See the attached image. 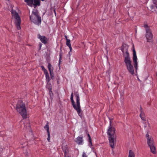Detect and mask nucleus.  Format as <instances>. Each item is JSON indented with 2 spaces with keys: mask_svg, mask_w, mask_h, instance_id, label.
<instances>
[{
  "mask_svg": "<svg viewBox=\"0 0 157 157\" xmlns=\"http://www.w3.org/2000/svg\"><path fill=\"white\" fill-rule=\"evenodd\" d=\"M75 141L78 144H83V136L82 135H80L77 137Z\"/></svg>",
  "mask_w": 157,
  "mask_h": 157,
  "instance_id": "f8f14e48",
  "label": "nucleus"
},
{
  "mask_svg": "<svg viewBox=\"0 0 157 157\" xmlns=\"http://www.w3.org/2000/svg\"><path fill=\"white\" fill-rule=\"evenodd\" d=\"M157 1H155V0H154L153 1V3L155 4V5H157Z\"/></svg>",
  "mask_w": 157,
  "mask_h": 157,
  "instance_id": "4c0bfd02",
  "label": "nucleus"
},
{
  "mask_svg": "<svg viewBox=\"0 0 157 157\" xmlns=\"http://www.w3.org/2000/svg\"><path fill=\"white\" fill-rule=\"evenodd\" d=\"M44 128L47 131V133L50 132L49 131V127L48 126V122L46 125L44 127Z\"/></svg>",
  "mask_w": 157,
  "mask_h": 157,
  "instance_id": "b1692460",
  "label": "nucleus"
},
{
  "mask_svg": "<svg viewBox=\"0 0 157 157\" xmlns=\"http://www.w3.org/2000/svg\"><path fill=\"white\" fill-rule=\"evenodd\" d=\"M37 38L40 39L42 43L44 44H47L48 40L47 38L45 36H41L40 34H38Z\"/></svg>",
  "mask_w": 157,
  "mask_h": 157,
  "instance_id": "9b49d317",
  "label": "nucleus"
},
{
  "mask_svg": "<svg viewBox=\"0 0 157 157\" xmlns=\"http://www.w3.org/2000/svg\"><path fill=\"white\" fill-rule=\"evenodd\" d=\"M123 55L124 57V63L131 61L128 51H126L123 53Z\"/></svg>",
  "mask_w": 157,
  "mask_h": 157,
  "instance_id": "9d476101",
  "label": "nucleus"
},
{
  "mask_svg": "<svg viewBox=\"0 0 157 157\" xmlns=\"http://www.w3.org/2000/svg\"><path fill=\"white\" fill-rule=\"evenodd\" d=\"M42 44L41 43H40L39 44V50H40L41 49L42 47Z\"/></svg>",
  "mask_w": 157,
  "mask_h": 157,
  "instance_id": "72a5a7b5",
  "label": "nucleus"
},
{
  "mask_svg": "<svg viewBox=\"0 0 157 157\" xmlns=\"http://www.w3.org/2000/svg\"><path fill=\"white\" fill-rule=\"evenodd\" d=\"M128 46L126 44H123L121 47V50L123 53L125 52L128 51Z\"/></svg>",
  "mask_w": 157,
  "mask_h": 157,
  "instance_id": "ddd939ff",
  "label": "nucleus"
},
{
  "mask_svg": "<svg viewBox=\"0 0 157 157\" xmlns=\"http://www.w3.org/2000/svg\"><path fill=\"white\" fill-rule=\"evenodd\" d=\"M144 27L145 28L146 31V30L147 29H148L149 30H151L150 28L148 26V25L147 24L144 25Z\"/></svg>",
  "mask_w": 157,
  "mask_h": 157,
  "instance_id": "c756f323",
  "label": "nucleus"
},
{
  "mask_svg": "<svg viewBox=\"0 0 157 157\" xmlns=\"http://www.w3.org/2000/svg\"><path fill=\"white\" fill-rule=\"evenodd\" d=\"M71 55V53L70 52H69L68 53V54H67L66 56V59H67L68 60V61H70L71 59H70V56Z\"/></svg>",
  "mask_w": 157,
  "mask_h": 157,
  "instance_id": "a878e982",
  "label": "nucleus"
},
{
  "mask_svg": "<svg viewBox=\"0 0 157 157\" xmlns=\"http://www.w3.org/2000/svg\"><path fill=\"white\" fill-rule=\"evenodd\" d=\"M65 37L66 40H68V39L67 37L66 36H65Z\"/></svg>",
  "mask_w": 157,
  "mask_h": 157,
  "instance_id": "ea45409f",
  "label": "nucleus"
},
{
  "mask_svg": "<svg viewBox=\"0 0 157 157\" xmlns=\"http://www.w3.org/2000/svg\"><path fill=\"white\" fill-rule=\"evenodd\" d=\"M49 73L50 74V76L52 80H54L55 79V77H54V72H50V73Z\"/></svg>",
  "mask_w": 157,
  "mask_h": 157,
  "instance_id": "bb28decb",
  "label": "nucleus"
},
{
  "mask_svg": "<svg viewBox=\"0 0 157 157\" xmlns=\"http://www.w3.org/2000/svg\"><path fill=\"white\" fill-rule=\"evenodd\" d=\"M57 81V83L58 84H59V78H56Z\"/></svg>",
  "mask_w": 157,
  "mask_h": 157,
  "instance_id": "e433bc0d",
  "label": "nucleus"
},
{
  "mask_svg": "<svg viewBox=\"0 0 157 157\" xmlns=\"http://www.w3.org/2000/svg\"><path fill=\"white\" fill-rule=\"evenodd\" d=\"M63 151L64 153V156H66L67 153V150L66 148H63Z\"/></svg>",
  "mask_w": 157,
  "mask_h": 157,
  "instance_id": "cd10ccee",
  "label": "nucleus"
},
{
  "mask_svg": "<svg viewBox=\"0 0 157 157\" xmlns=\"http://www.w3.org/2000/svg\"><path fill=\"white\" fill-rule=\"evenodd\" d=\"M145 37L147 42H150L151 41L153 36L151 30H149L148 29L146 30Z\"/></svg>",
  "mask_w": 157,
  "mask_h": 157,
  "instance_id": "6e6552de",
  "label": "nucleus"
},
{
  "mask_svg": "<svg viewBox=\"0 0 157 157\" xmlns=\"http://www.w3.org/2000/svg\"><path fill=\"white\" fill-rule=\"evenodd\" d=\"M32 13L33 14V15H32L33 16L36 17L40 16L38 14V11L37 10H36L35 11H33Z\"/></svg>",
  "mask_w": 157,
  "mask_h": 157,
  "instance_id": "4be33fe9",
  "label": "nucleus"
},
{
  "mask_svg": "<svg viewBox=\"0 0 157 157\" xmlns=\"http://www.w3.org/2000/svg\"><path fill=\"white\" fill-rule=\"evenodd\" d=\"M146 137L147 138V140H148V139H151L152 138L151 137H149V135L148 133H147L146 134Z\"/></svg>",
  "mask_w": 157,
  "mask_h": 157,
  "instance_id": "2f4dec72",
  "label": "nucleus"
},
{
  "mask_svg": "<svg viewBox=\"0 0 157 157\" xmlns=\"http://www.w3.org/2000/svg\"><path fill=\"white\" fill-rule=\"evenodd\" d=\"M41 67L42 69V70L44 72V73L45 75L46 80L47 83L50 82V78L48 73L46 69L45 68L44 66H42Z\"/></svg>",
  "mask_w": 157,
  "mask_h": 157,
  "instance_id": "1a4fd4ad",
  "label": "nucleus"
},
{
  "mask_svg": "<svg viewBox=\"0 0 157 157\" xmlns=\"http://www.w3.org/2000/svg\"><path fill=\"white\" fill-rule=\"evenodd\" d=\"M140 108L141 113L140 114V116L142 120L145 121H146V119L144 117V112H142V108L141 107H140Z\"/></svg>",
  "mask_w": 157,
  "mask_h": 157,
  "instance_id": "2eb2a0df",
  "label": "nucleus"
},
{
  "mask_svg": "<svg viewBox=\"0 0 157 157\" xmlns=\"http://www.w3.org/2000/svg\"><path fill=\"white\" fill-rule=\"evenodd\" d=\"M109 126L107 134L108 136V139L109 140L110 147L113 148L115 142H116V138L114 135L115 128L111 125L112 122L113 121V118H109Z\"/></svg>",
  "mask_w": 157,
  "mask_h": 157,
  "instance_id": "f257e3e1",
  "label": "nucleus"
},
{
  "mask_svg": "<svg viewBox=\"0 0 157 157\" xmlns=\"http://www.w3.org/2000/svg\"><path fill=\"white\" fill-rule=\"evenodd\" d=\"M30 19L32 22L38 25H39L41 24V19L40 16L36 17L32 15L30 16Z\"/></svg>",
  "mask_w": 157,
  "mask_h": 157,
  "instance_id": "39448f33",
  "label": "nucleus"
},
{
  "mask_svg": "<svg viewBox=\"0 0 157 157\" xmlns=\"http://www.w3.org/2000/svg\"><path fill=\"white\" fill-rule=\"evenodd\" d=\"M151 152L153 154L156 153L155 148L154 145L149 146Z\"/></svg>",
  "mask_w": 157,
  "mask_h": 157,
  "instance_id": "aec40b11",
  "label": "nucleus"
},
{
  "mask_svg": "<svg viewBox=\"0 0 157 157\" xmlns=\"http://www.w3.org/2000/svg\"><path fill=\"white\" fill-rule=\"evenodd\" d=\"M34 8H36L37 6L40 5V0H34L33 5Z\"/></svg>",
  "mask_w": 157,
  "mask_h": 157,
  "instance_id": "4468645a",
  "label": "nucleus"
},
{
  "mask_svg": "<svg viewBox=\"0 0 157 157\" xmlns=\"http://www.w3.org/2000/svg\"><path fill=\"white\" fill-rule=\"evenodd\" d=\"M128 157H135L134 154L131 150H129Z\"/></svg>",
  "mask_w": 157,
  "mask_h": 157,
  "instance_id": "5701e85b",
  "label": "nucleus"
},
{
  "mask_svg": "<svg viewBox=\"0 0 157 157\" xmlns=\"http://www.w3.org/2000/svg\"><path fill=\"white\" fill-rule=\"evenodd\" d=\"M47 87H48V89L50 94H51V93H52V91L51 84H49V83L48 84V83L49 82L47 83Z\"/></svg>",
  "mask_w": 157,
  "mask_h": 157,
  "instance_id": "412c9836",
  "label": "nucleus"
},
{
  "mask_svg": "<svg viewBox=\"0 0 157 157\" xmlns=\"http://www.w3.org/2000/svg\"><path fill=\"white\" fill-rule=\"evenodd\" d=\"M34 0H24V1L27 3V4L30 6H32Z\"/></svg>",
  "mask_w": 157,
  "mask_h": 157,
  "instance_id": "f3484780",
  "label": "nucleus"
},
{
  "mask_svg": "<svg viewBox=\"0 0 157 157\" xmlns=\"http://www.w3.org/2000/svg\"><path fill=\"white\" fill-rule=\"evenodd\" d=\"M62 50H61V49H60V51L59 53V65L60 62H61V60L62 59Z\"/></svg>",
  "mask_w": 157,
  "mask_h": 157,
  "instance_id": "393cba45",
  "label": "nucleus"
},
{
  "mask_svg": "<svg viewBox=\"0 0 157 157\" xmlns=\"http://www.w3.org/2000/svg\"><path fill=\"white\" fill-rule=\"evenodd\" d=\"M42 1H44V0H41Z\"/></svg>",
  "mask_w": 157,
  "mask_h": 157,
  "instance_id": "a19ab883",
  "label": "nucleus"
},
{
  "mask_svg": "<svg viewBox=\"0 0 157 157\" xmlns=\"http://www.w3.org/2000/svg\"><path fill=\"white\" fill-rule=\"evenodd\" d=\"M147 143L149 147L154 145L153 139L152 138L151 139H148V140L147 141Z\"/></svg>",
  "mask_w": 157,
  "mask_h": 157,
  "instance_id": "dca6fc26",
  "label": "nucleus"
},
{
  "mask_svg": "<svg viewBox=\"0 0 157 157\" xmlns=\"http://www.w3.org/2000/svg\"><path fill=\"white\" fill-rule=\"evenodd\" d=\"M54 13L55 14V15L56 16V10L55 9H54Z\"/></svg>",
  "mask_w": 157,
  "mask_h": 157,
  "instance_id": "58836bf2",
  "label": "nucleus"
},
{
  "mask_svg": "<svg viewBox=\"0 0 157 157\" xmlns=\"http://www.w3.org/2000/svg\"><path fill=\"white\" fill-rule=\"evenodd\" d=\"M48 138H47V140L48 141V142H50V133H48Z\"/></svg>",
  "mask_w": 157,
  "mask_h": 157,
  "instance_id": "7c9ffc66",
  "label": "nucleus"
},
{
  "mask_svg": "<svg viewBox=\"0 0 157 157\" xmlns=\"http://www.w3.org/2000/svg\"><path fill=\"white\" fill-rule=\"evenodd\" d=\"M12 16L13 17L16 21L15 22V25L17 29L19 30L21 29L20 24H21V19L18 13L15 10H12L11 11Z\"/></svg>",
  "mask_w": 157,
  "mask_h": 157,
  "instance_id": "20e7f679",
  "label": "nucleus"
},
{
  "mask_svg": "<svg viewBox=\"0 0 157 157\" xmlns=\"http://www.w3.org/2000/svg\"><path fill=\"white\" fill-rule=\"evenodd\" d=\"M82 157H87L86 153L84 152H83L82 153Z\"/></svg>",
  "mask_w": 157,
  "mask_h": 157,
  "instance_id": "473e14b6",
  "label": "nucleus"
},
{
  "mask_svg": "<svg viewBox=\"0 0 157 157\" xmlns=\"http://www.w3.org/2000/svg\"><path fill=\"white\" fill-rule=\"evenodd\" d=\"M151 9L153 10L154 8V6L153 5H151L150 6Z\"/></svg>",
  "mask_w": 157,
  "mask_h": 157,
  "instance_id": "f704fd0d",
  "label": "nucleus"
},
{
  "mask_svg": "<svg viewBox=\"0 0 157 157\" xmlns=\"http://www.w3.org/2000/svg\"><path fill=\"white\" fill-rule=\"evenodd\" d=\"M68 47H69L70 50V52H71L72 51V48L71 47V45H70V46H69Z\"/></svg>",
  "mask_w": 157,
  "mask_h": 157,
  "instance_id": "c9c22d12",
  "label": "nucleus"
},
{
  "mask_svg": "<svg viewBox=\"0 0 157 157\" xmlns=\"http://www.w3.org/2000/svg\"><path fill=\"white\" fill-rule=\"evenodd\" d=\"M48 69L49 71V73L53 72V67L52 65L49 63H48Z\"/></svg>",
  "mask_w": 157,
  "mask_h": 157,
  "instance_id": "a211bd4d",
  "label": "nucleus"
},
{
  "mask_svg": "<svg viewBox=\"0 0 157 157\" xmlns=\"http://www.w3.org/2000/svg\"><path fill=\"white\" fill-rule=\"evenodd\" d=\"M74 94L76 98L77 105L76 106L75 102L73 100V92L71 94L70 98L71 104L74 108L77 111L78 116H79L81 118H82V114L81 113V110L80 105L79 94L77 92L75 93Z\"/></svg>",
  "mask_w": 157,
  "mask_h": 157,
  "instance_id": "f03ea898",
  "label": "nucleus"
},
{
  "mask_svg": "<svg viewBox=\"0 0 157 157\" xmlns=\"http://www.w3.org/2000/svg\"><path fill=\"white\" fill-rule=\"evenodd\" d=\"M70 42H71V40H69V39L67 40V41L66 42V44L67 46H70V45H71Z\"/></svg>",
  "mask_w": 157,
  "mask_h": 157,
  "instance_id": "c85d7f7f",
  "label": "nucleus"
},
{
  "mask_svg": "<svg viewBox=\"0 0 157 157\" xmlns=\"http://www.w3.org/2000/svg\"><path fill=\"white\" fill-rule=\"evenodd\" d=\"M16 109L24 119L27 118V110L25 104L21 100H18L16 105Z\"/></svg>",
  "mask_w": 157,
  "mask_h": 157,
  "instance_id": "7ed1b4c3",
  "label": "nucleus"
},
{
  "mask_svg": "<svg viewBox=\"0 0 157 157\" xmlns=\"http://www.w3.org/2000/svg\"><path fill=\"white\" fill-rule=\"evenodd\" d=\"M133 61L134 63V66L136 69V71L137 72L138 69V62H137V57L136 55V51L134 48V45L133 46Z\"/></svg>",
  "mask_w": 157,
  "mask_h": 157,
  "instance_id": "423d86ee",
  "label": "nucleus"
},
{
  "mask_svg": "<svg viewBox=\"0 0 157 157\" xmlns=\"http://www.w3.org/2000/svg\"><path fill=\"white\" fill-rule=\"evenodd\" d=\"M132 61L125 63L128 72L133 75L135 74L134 71V67L133 66L132 64Z\"/></svg>",
  "mask_w": 157,
  "mask_h": 157,
  "instance_id": "0eeeda50",
  "label": "nucleus"
},
{
  "mask_svg": "<svg viewBox=\"0 0 157 157\" xmlns=\"http://www.w3.org/2000/svg\"><path fill=\"white\" fill-rule=\"evenodd\" d=\"M87 136L89 138L88 141L89 142L88 145L90 147H91L92 146L91 138V137L89 133L87 134Z\"/></svg>",
  "mask_w": 157,
  "mask_h": 157,
  "instance_id": "6ab92c4d",
  "label": "nucleus"
},
{
  "mask_svg": "<svg viewBox=\"0 0 157 157\" xmlns=\"http://www.w3.org/2000/svg\"><path fill=\"white\" fill-rule=\"evenodd\" d=\"M156 8L157 9V5L156 6Z\"/></svg>",
  "mask_w": 157,
  "mask_h": 157,
  "instance_id": "79ce46f5",
  "label": "nucleus"
}]
</instances>
